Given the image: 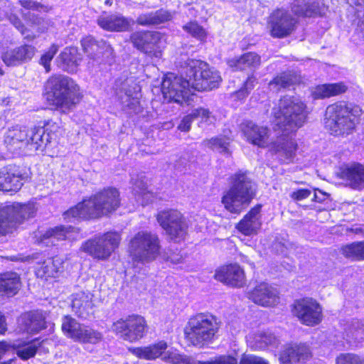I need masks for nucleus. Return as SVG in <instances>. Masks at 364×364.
Segmentation results:
<instances>
[{"label":"nucleus","instance_id":"obj_47","mask_svg":"<svg viewBox=\"0 0 364 364\" xmlns=\"http://www.w3.org/2000/svg\"><path fill=\"white\" fill-rule=\"evenodd\" d=\"M230 139L224 136H219L207 141L206 146L223 154H229Z\"/></svg>","mask_w":364,"mask_h":364},{"label":"nucleus","instance_id":"obj_5","mask_svg":"<svg viewBox=\"0 0 364 364\" xmlns=\"http://www.w3.org/2000/svg\"><path fill=\"white\" fill-rule=\"evenodd\" d=\"M45 97L50 105L68 110L79 102V87L68 76L53 75L46 82Z\"/></svg>","mask_w":364,"mask_h":364},{"label":"nucleus","instance_id":"obj_52","mask_svg":"<svg viewBox=\"0 0 364 364\" xmlns=\"http://www.w3.org/2000/svg\"><path fill=\"white\" fill-rule=\"evenodd\" d=\"M336 364H364V359L354 354H341L337 358Z\"/></svg>","mask_w":364,"mask_h":364},{"label":"nucleus","instance_id":"obj_59","mask_svg":"<svg viewBox=\"0 0 364 364\" xmlns=\"http://www.w3.org/2000/svg\"><path fill=\"white\" fill-rule=\"evenodd\" d=\"M18 4H19L23 9L28 10L39 11L41 9H43V6L31 0L19 1Z\"/></svg>","mask_w":364,"mask_h":364},{"label":"nucleus","instance_id":"obj_12","mask_svg":"<svg viewBox=\"0 0 364 364\" xmlns=\"http://www.w3.org/2000/svg\"><path fill=\"white\" fill-rule=\"evenodd\" d=\"M146 328V323L144 317L132 314L114 321L111 329L123 340L135 342L144 336Z\"/></svg>","mask_w":364,"mask_h":364},{"label":"nucleus","instance_id":"obj_58","mask_svg":"<svg viewBox=\"0 0 364 364\" xmlns=\"http://www.w3.org/2000/svg\"><path fill=\"white\" fill-rule=\"evenodd\" d=\"M195 119L192 112L190 114L185 116L181 123L179 124L178 129L181 132H188L191 129V124Z\"/></svg>","mask_w":364,"mask_h":364},{"label":"nucleus","instance_id":"obj_31","mask_svg":"<svg viewBox=\"0 0 364 364\" xmlns=\"http://www.w3.org/2000/svg\"><path fill=\"white\" fill-rule=\"evenodd\" d=\"M92 294L89 292L80 291L73 295L72 309L75 314L82 318H87L92 313Z\"/></svg>","mask_w":364,"mask_h":364},{"label":"nucleus","instance_id":"obj_50","mask_svg":"<svg viewBox=\"0 0 364 364\" xmlns=\"http://www.w3.org/2000/svg\"><path fill=\"white\" fill-rule=\"evenodd\" d=\"M361 1L353 3V0H350L348 3L350 6H353V4L355 6V13L358 19L356 31L362 33L361 38L364 39V0H361Z\"/></svg>","mask_w":364,"mask_h":364},{"label":"nucleus","instance_id":"obj_36","mask_svg":"<svg viewBox=\"0 0 364 364\" xmlns=\"http://www.w3.org/2000/svg\"><path fill=\"white\" fill-rule=\"evenodd\" d=\"M260 64V57L255 53H247L240 58H233L228 60V65L232 70H252L257 68Z\"/></svg>","mask_w":364,"mask_h":364},{"label":"nucleus","instance_id":"obj_42","mask_svg":"<svg viewBox=\"0 0 364 364\" xmlns=\"http://www.w3.org/2000/svg\"><path fill=\"white\" fill-rule=\"evenodd\" d=\"M346 341L351 345H356L364 338V323L353 321L346 329Z\"/></svg>","mask_w":364,"mask_h":364},{"label":"nucleus","instance_id":"obj_60","mask_svg":"<svg viewBox=\"0 0 364 364\" xmlns=\"http://www.w3.org/2000/svg\"><path fill=\"white\" fill-rule=\"evenodd\" d=\"M311 192L309 189H299L291 193V198L294 200H301L310 196Z\"/></svg>","mask_w":364,"mask_h":364},{"label":"nucleus","instance_id":"obj_11","mask_svg":"<svg viewBox=\"0 0 364 364\" xmlns=\"http://www.w3.org/2000/svg\"><path fill=\"white\" fill-rule=\"evenodd\" d=\"M121 236L117 232H107L84 242L80 250L93 259L105 261L108 259L118 248Z\"/></svg>","mask_w":364,"mask_h":364},{"label":"nucleus","instance_id":"obj_56","mask_svg":"<svg viewBox=\"0 0 364 364\" xmlns=\"http://www.w3.org/2000/svg\"><path fill=\"white\" fill-rule=\"evenodd\" d=\"M192 114L195 119L200 118L202 121H204L205 122H212V120L210 119V112L207 109H196L192 111Z\"/></svg>","mask_w":364,"mask_h":364},{"label":"nucleus","instance_id":"obj_63","mask_svg":"<svg viewBox=\"0 0 364 364\" xmlns=\"http://www.w3.org/2000/svg\"><path fill=\"white\" fill-rule=\"evenodd\" d=\"M11 348V343L6 341L0 342V360L4 355Z\"/></svg>","mask_w":364,"mask_h":364},{"label":"nucleus","instance_id":"obj_13","mask_svg":"<svg viewBox=\"0 0 364 364\" xmlns=\"http://www.w3.org/2000/svg\"><path fill=\"white\" fill-rule=\"evenodd\" d=\"M130 39L134 46L151 58L159 59L166 47L164 35L157 31H136Z\"/></svg>","mask_w":364,"mask_h":364},{"label":"nucleus","instance_id":"obj_43","mask_svg":"<svg viewBox=\"0 0 364 364\" xmlns=\"http://www.w3.org/2000/svg\"><path fill=\"white\" fill-rule=\"evenodd\" d=\"M165 363L170 364H195L196 362L189 356L181 353L177 349L166 350L161 358Z\"/></svg>","mask_w":364,"mask_h":364},{"label":"nucleus","instance_id":"obj_7","mask_svg":"<svg viewBox=\"0 0 364 364\" xmlns=\"http://www.w3.org/2000/svg\"><path fill=\"white\" fill-rule=\"evenodd\" d=\"M255 196V184L243 172L232 176L231 186L222 198L225 208L232 213H240Z\"/></svg>","mask_w":364,"mask_h":364},{"label":"nucleus","instance_id":"obj_39","mask_svg":"<svg viewBox=\"0 0 364 364\" xmlns=\"http://www.w3.org/2000/svg\"><path fill=\"white\" fill-rule=\"evenodd\" d=\"M172 18L171 12L161 9L139 15L136 18V23L143 26H155L171 21Z\"/></svg>","mask_w":364,"mask_h":364},{"label":"nucleus","instance_id":"obj_10","mask_svg":"<svg viewBox=\"0 0 364 364\" xmlns=\"http://www.w3.org/2000/svg\"><path fill=\"white\" fill-rule=\"evenodd\" d=\"M36 203H12L0 208V235H5L16 228L24 220L35 216Z\"/></svg>","mask_w":364,"mask_h":364},{"label":"nucleus","instance_id":"obj_64","mask_svg":"<svg viewBox=\"0 0 364 364\" xmlns=\"http://www.w3.org/2000/svg\"><path fill=\"white\" fill-rule=\"evenodd\" d=\"M326 198V195L322 193L321 191H318V192L317 191H314V198H313V200L316 202H322L323 200H324Z\"/></svg>","mask_w":364,"mask_h":364},{"label":"nucleus","instance_id":"obj_53","mask_svg":"<svg viewBox=\"0 0 364 364\" xmlns=\"http://www.w3.org/2000/svg\"><path fill=\"white\" fill-rule=\"evenodd\" d=\"M13 12L14 11H11L10 16H8V14H4V16H8L9 21L21 33V34L24 36L25 38L28 40H33V38H35V35H30L27 33L26 29H24V26L22 24L21 21L16 17V14H13Z\"/></svg>","mask_w":364,"mask_h":364},{"label":"nucleus","instance_id":"obj_40","mask_svg":"<svg viewBox=\"0 0 364 364\" xmlns=\"http://www.w3.org/2000/svg\"><path fill=\"white\" fill-rule=\"evenodd\" d=\"M347 86L343 82L323 84L317 85L312 91L314 99H323L344 93Z\"/></svg>","mask_w":364,"mask_h":364},{"label":"nucleus","instance_id":"obj_30","mask_svg":"<svg viewBox=\"0 0 364 364\" xmlns=\"http://www.w3.org/2000/svg\"><path fill=\"white\" fill-rule=\"evenodd\" d=\"M122 87L117 91L116 88V95L121 100L122 104L124 107H127L134 112H137L139 109L140 97V87L136 84H134L131 88L127 89V86L129 85L128 81L124 82Z\"/></svg>","mask_w":364,"mask_h":364},{"label":"nucleus","instance_id":"obj_26","mask_svg":"<svg viewBox=\"0 0 364 364\" xmlns=\"http://www.w3.org/2000/svg\"><path fill=\"white\" fill-rule=\"evenodd\" d=\"M215 278L228 285L240 287L245 283L243 270L237 264H230L216 270Z\"/></svg>","mask_w":364,"mask_h":364},{"label":"nucleus","instance_id":"obj_44","mask_svg":"<svg viewBox=\"0 0 364 364\" xmlns=\"http://www.w3.org/2000/svg\"><path fill=\"white\" fill-rule=\"evenodd\" d=\"M316 5L311 0H294L291 11L299 16H311L316 11Z\"/></svg>","mask_w":364,"mask_h":364},{"label":"nucleus","instance_id":"obj_14","mask_svg":"<svg viewBox=\"0 0 364 364\" xmlns=\"http://www.w3.org/2000/svg\"><path fill=\"white\" fill-rule=\"evenodd\" d=\"M61 328L65 336L75 342L96 344L103 338L101 332L78 323L70 316H65L62 318Z\"/></svg>","mask_w":364,"mask_h":364},{"label":"nucleus","instance_id":"obj_1","mask_svg":"<svg viewBox=\"0 0 364 364\" xmlns=\"http://www.w3.org/2000/svg\"><path fill=\"white\" fill-rule=\"evenodd\" d=\"M182 74L186 78L174 73L166 74L161 83V92L164 100L181 106H193L197 96L192 90H210L218 87L221 77L217 70L209 67L204 61L188 59L182 68Z\"/></svg>","mask_w":364,"mask_h":364},{"label":"nucleus","instance_id":"obj_4","mask_svg":"<svg viewBox=\"0 0 364 364\" xmlns=\"http://www.w3.org/2000/svg\"><path fill=\"white\" fill-rule=\"evenodd\" d=\"M274 119L273 123L282 134L291 136L292 132L304 125L306 122L308 111L305 104L299 99L284 96L280 99L278 107L273 109Z\"/></svg>","mask_w":364,"mask_h":364},{"label":"nucleus","instance_id":"obj_8","mask_svg":"<svg viewBox=\"0 0 364 364\" xmlns=\"http://www.w3.org/2000/svg\"><path fill=\"white\" fill-rule=\"evenodd\" d=\"M128 250L134 262H151L160 255V240L157 235L147 230H141L130 239Z\"/></svg>","mask_w":364,"mask_h":364},{"label":"nucleus","instance_id":"obj_41","mask_svg":"<svg viewBox=\"0 0 364 364\" xmlns=\"http://www.w3.org/2000/svg\"><path fill=\"white\" fill-rule=\"evenodd\" d=\"M91 43L90 52H87V55L94 58L98 54L105 55L107 57L112 54L113 49L106 41L103 40L96 41L92 36L84 38V45Z\"/></svg>","mask_w":364,"mask_h":364},{"label":"nucleus","instance_id":"obj_34","mask_svg":"<svg viewBox=\"0 0 364 364\" xmlns=\"http://www.w3.org/2000/svg\"><path fill=\"white\" fill-rule=\"evenodd\" d=\"M131 183L136 202L141 205H145L152 201L153 194L147 191L146 181L143 173L134 176H132Z\"/></svg>","mask_w":364,"mask_h":364},{"label":"nucleus","instance_id":"obj_22","mask_svg":"<svg viewBox=\"0 0 364 364\" xmlns=\"http://www.w3.org/2000/svg\"><path fill=\"white\" fill-rule=\"evenodd\" d=\"M248 297L262 306H273L279 302V292L272 285L262 282L249 292Z\"/></svg>","mask_w":364,"mask_h":364},{"label":"nucleus","instance_id":"obj_46","mask_svg":"<svg viewBox=\"0 0 364 364\" xmlns=\"http://www.w3.org/2000/svg\"><path fill=\"white\" fill-rule=\"evenodd\" d=\"M341 252L344 257L350 259L363 260L361 241L352 242L343 246L341 248Z\"/></svg>","mask_w":364,"mask_h":364},{"label":"nucleus","instance_id":"obj_28","mask_svg":"<svg viewBox=\"0 0 364 364\" xmlns=\"http://www.w3.org/2000/svg\"><path fill=\"white\" fill-rule=\"evenodd\" d=\"M260 210V205L252 208L237 225L238 230L244 236L255 235L260 228L262 225Z\"/></svg>","mask_w":364,"mask_h":364},{"label":"nucleus","instance_id":"obj_24","mask_svg":"<svg viewBox=\"0 0 364 364\" xmlns=\"http://www.w3.org/2000/svg\"><path fill=\"white\" fill-rule=\"evenodd\" d=\"M28 140V129L26 127L16 126L9 129L5 134L4 143L11 152L26 149Z\"/></svg>","mask_w":364,"mask_h":364},{"label":"nucleus","instance_id":"obj_48","mask_svg":"<svg viewBox=\"0 0 364 364\" xmlns=\"http://www.w3.org/2000/svg\"><path fill=\"white\" fill-rule=\"evenodd\" d=\"M255 348L264 349L269 346H276L277 338L269 331L260 332L255 335Z\"/></svg>","mask_w":364,"mask_h":364},{"label":"nucleus","instance_id":"obj_25","mask_svg":"<svg viewBox=\"0 0 364 364\" xmlns=\"http://www.w3.org/2000/svg\"><path fill=\"white\" fill-rule=\"evenodd\" d=\"M339 176L353 189L364 188V166L359 164H346L340 168Z\"/></svg>","mask_w":364,"mask_h":364},{"label":"nucleus","instance_id":"obj_55","mask_svg":"<svg viewBox=\"0 0 364 364\" xmlns=\"http://www.w3.org/2000/svg\"><path fill=\"white\" fill-rule=\"evenodd\" d=\"M29 15H32V19H31L32 27L36 29L38 33H43L47 28V23L42 18L36 16L34 14H31L28 11Z\"/></svg>","mask_w":364,"mask_h":364},{"label":"nucleus","instance_id":"obj_19","mask_svg":"<svg viewBox=\"0 0 364 364\" xmlns=\"http://www.w3.org/2000/svg\"><path fill=\"white\" fill-rule=\"evenodd\" d=\"M78 232L77 229L71 226H58L47 230L44 233L36 234V242L46 246L55 245L60 240L77 239Z\"/></svg>","mask_w":364,"mask_h":364},{"label":"nucleus","instance_id":"obj_9","mask_svg":"<svg viewBox=\"0 0 364 364\" xmlns=\"http://www.w3.org/2000/svg\"><path fill=\"white\" fill-rule=\"evenodd\" d=\"M357 119L343 102L329 105L326 108L325 126L331 134H349L355 127Z\"/></svg>","mask_w":364,"mask_h":364},{"label":"nucleus","instance_id":"obj_45","mask_svg":"<svg viewBox=\"0 0 364 364\" xmlns=\"http://www.w3.org/2000/svg\"><path fill=\"white\" fill-rule=\"evenodd\" d=\"M183 29L193 38L202 43L205 42L208 36V31L196 21L188 22L183 26Z\"/></svg>","mask_w":364,"mask_h":364},{"label":"nucleus","instance_id":"obj_3","mask_svg":"<svg viewBox=\"0 0 364 364\" xmlns=\"http://www.w3.org/2000/svg\"><path fill=\"white\" fill-rule=\"evenodd\" d=\"M120 205L119 193L114 188H105L78 203L63 213L68 222L78 219H90L115 211Z\"/></svg>","mask_w":364,"mask_h":364},{"label":"nucleus","instance_id":"obj_16","mask_svg":"<svg viewBox=\"0 0 364 364\" xmlns=\"http://www.w3.org/2000/svg\"><path fill=\"white\" fill-rule=\"evenodd\" d=\"M323 309L320 304L312 298L306 297L295 301L294 314L302 324L314 326L322 321Z\"/></svg>","mask_w":364,"mask_h":364},{"label":"nucleus","instance_id":"obj_27","mask_svg":"<svg viewBox=\"0 0 364 364\" xmlns=\"http://www.w3.org/2000/svg\"><path fill=\"white\" fill-rule=\"evenodd\" d=\"M310 357L309 348L304 345H288L280 355L282 364H301Z\"/></svg>","mask_w":364,"mask_h":364},{"label":"nucleus","instance_id":"obj_37","mask_svg":"<svg viewBox=\"0 0 364 364\" xmlns=\"http://www.w3.org/2000/svg\"><path fill=\"white\" fill-rule=\"evenodd\" d=\"M80 60L77 49L74 47L65 48L58 58V66L68 73L77 70L78 62Z\"/></svg>","mask_w":364,"mask_h":364},{"label":"nucleus","instance_id":"obj_23","mask_svg":"<svg viewBox=\"0 0 364 364\" xmlns=\"http://www.w3.org/2000/svg\"><path fill=\"white\" fill-rule=\"evenodd\" d=\"M23 175L15 166H8L0 170V191L16 192L23 186Z\"/></svg>","mask_w":364,"mask_h":364},{"label":"nucleus","instance_id":"obj_29","mask_svg":"<svg viewBox=\"0 0 364 364\" xmlns=\"http://www.w3.org/2000/svg\"><path fill=\"white\" fill-rule=\"evenodd\" d=\"M21 329L28 333H36L46 327L45 317L40 311H30L18 319Z\"/></svg>","mask_w":364,"mask_h":364},{"label":"nucleus","instance_id":"obj_62","mask_svg":"<svg viewBox=\"0 0 364 364\" xmlns=\"http://www.w3.org/2000/svg\"><path fill=\"white\" fill-rule=\"evenodd\" d=\"M255 82H256V78L253 75H252L247 78V80L245 82L244 86L242 87L245 89V90L248 91V94H249L250 92L255 87Z\"/></svg>","mask_w":364,"mask_h":364},{"label":"nucleus","instance_id":"obj_17","mask_svg":"<svg viewBox=\"0 0 364 364\" xmlns=\"http://www.w3.org/2000/svg\"><path fill=\"white\" fill-rule=\"evenodd\" d=\"M58 125L53 122H48L44 127H38L28 129V151H43L49 144L57 139L56 132Z\"/></svg>","mask_w":364,"mask_h":364},{"label":"nucleus","instance_id":"obj_32","mask_svg":"<svg viewBox=\"0 0 364 364\" xmlns=\"http://www.w3.org/2000/svg\"><path fill=\"white\" fill-rule=\"evenodd\" d=\"M46 341H39V339H33L31 341L18 340L11 343L16 354L23 360H28L35 356L38 348L41 344L46 343Z\"/></svg>","mask_w":364,"mask_h":364},{"label":"nucleus","instance_id":"obj_15","mask_svg":"<svg viewBox=\"0 0 364 364\" xmlns=\"http://www.w3.org/2000/svg\"><path fill=\"white\" fill-rule=\"evenodd\" d=\"M157 220L171 240L178 242L185 239L188 225L179 211L172 209L161 211L157 215Z\"/></svg>","mask_w":364,"mask_h":364},{"label":"nucleus","instance_id":"obj_2","mask_svg":"<svg viewBox=\"0 0 364 364\" xmlns=\"http://www.w3.org/2000/svg\"><path fill=\"white\" fill-rule=\"evenodd\" d=\"M242 134L247 141L260 148H267L271 154L281 163L289 164L296 156L297 143L291 136L281 134L276 139L270 136V130L252 121L241 124Z\"/></svg>","mask_w":364,"mask_h":364},{"label":"nucleus","instance_id":"obj_61","mask_svg":"<svg viewBox=\"0 0 364 364\" xmlns=\"http://www.w3.org/2000/svg\"><path fill=\"white\" fill-rule=\"evenodd\" d=\"M248 95V91L245 90L243 87H242L238 91L235 92L232 95V98L235 101L242 102L244 99H245Z\"/></svg>","mask_w":364,"mask_h":364},{"label":"nucleus","instance_id":"obj_18","mask_svg":"<svg viewBox=\"0 0 364 364\" xmlns=\"http://www.w3.org/2000/svg\"><path fill=\"white\" fill-rule=\"evenodd\" d=\"M296 19L284 9L275 10L269 16V26L273 37L284 38L295 29Z\"/></svg>","mask_w":364,"mask_h":364},{"label":"nucleus","instance_id":"obj_54","mask_svg":"<svg viewBox=\"0 0 364 364\" xmlns=\"http://www.w3.org/2000/svg\"><path fill=\"white\" fill-rule=\"evenodd\" d=\"M197 364H237V360L233 356L223 355L215 357L213 360L210 361H198Z\"/></svg>","mask_w":364,"mask_h":364},{"label":"nucleus","instance_id":"obj_49","mask_svg":"<svg viewBox=\"0 0 364 364\" xmlns=\"http://www.w3.org/2000/svg\"><path fill=\"white\" fill-rule=\"evenodd\" d=\"M297 81L296 76H293L290 73H284L274 78L273 80L269 82V86L279 89L281 87H287L297 82Z\"/></svg>","mask_w":364,"mask_h":364},{"label":"nucleus","instance_id":"obj_51","mask_svg":"<svg viewBox=\"0 0 364 364\" xmlns=\"http://www.w3.org/2000/svg\"><path fill=\"white\" fill-rule=\"evenodd\" d=\"M58 50V46L53 44L49 48L48 50L41 56L40 63L45 68L46 72L50 71V61L53 58Z\"/></svg>","mask_w":364,"mask_h":364},{"label":"nucleus","instance_id":"obj_38","mask_svg":"<svg viewBox=\"0 0 364 364\" xmlns=\"http://www.w3.org/2000/svg\"><path fill=\"white\" fill-rule=\"evenodd\" d=\"M21 287L19 276L15 272L0 274V296H12Z\"/></svg>","mask_w":364,"mask_h":364},{"label":"nucleus","instance_id":"obj_20","mask_svg":"<svg viewBox=\"0 0 364 364\" xmlns=\"http://www.w3.org/2000/svg\"><path fill=\"white\" fill-rule=\"evenodd\" d=\"M98 26L103 30L110 32H125L129 31L135 21L132 18L119 13H104L97 18Z\"/></svg>","mask_w":364,"mask_h":364},{"label":"nucleus","instance_id":"obj_21","mask_svg":"<svg viewBox=\"0 0 364 364\" xmlns=\"http://www.w3.org/2000/svg\"><path fill=\"white\" fill-rule=\"evenodd\" d=\"M36 52L35 47L23 45L16 48H7L1 51L3 62L7 66H18L32 59Z\"/></svg>","mask_w":364,"mask_h":364},{"label":"nucleus","instance_id":"obj_6","mask_svg":"<svg viewBox=\"0 0 364 364\" xmlns=\"http://www.w3.org/2000/svg\"><path fill=\"white\" fill-rule=\"evenodd\" d=\"M219 328L216 316L199 313L188 319L184 328V336L192 346L203 348L213 342Z\"/></svg>","mask_w":364,"mask_h":364},{"label":"nucleus","instance_id":"obj_33","mask_svg":"<svg viewBox=\"0 0 364 364\" xmlns=\"http://www.w3.org/2000/svg\"><path fill=\"white\" fill-rule=\"evenodd\" d=\"M167 347L166 342L161 341L147 346L130 348L129 350L139 358L155 360L159 357H163Z\"/></svg>","mask_w":364,"mask_h":364},{"label":"nucleus","instance_id":"obj_35","mask_svg":"<svg viewBox=\"0 0 364 364\" xmlns=\"http://www.w3.org/2000/svg\"><path fill=\"white\" fill-rule=\"evenodd\" d=\"M63 259L61 257L48 258L43 263L38 264L36 267V274L41 278L55 277L57 274L63 270Z\"/></svg>","mask_w":364,"mask_h":364},{"label":"nucleus","instance_id":"obj_57","mask_svg":"<svg viewBox=\"0 0 364 364\" xmlns=\"http://www.w3.org/2000/svg\"><path fill=\"white\" fill-rule=\"evenodd\" d=\"M240 364H268V363L262 358L252 355H245L241 358Z\"/></svg>","mask_w":364,"mask_h":364}]
</instances>
